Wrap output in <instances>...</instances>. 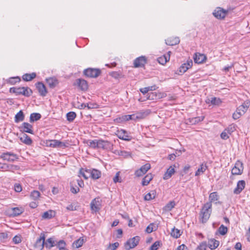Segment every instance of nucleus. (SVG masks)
I'll return each instance as SVG.
<instances>
[{
    "instance_id": "obj_54",
    "label": "nucleus",
    "mask_w": 250,
    "mask_h": 250,
    "mask_svg": "<svg viewBox=\"0 0 250 250\" xmlns=\"http://www.w3.org/2000/svg\"><path fill=\"white\" fill-rule=\"evenodd\" d=\"M59 250L63 249V248L65 247L66 243L64 241L61 240H60L57 244L56 245Z\"/></svg>"
},
{
    "instance_id": "obj_63",
    "label": "nucleus",
    "mask_w": 250,
    "mask_h": 250,
    "mask_svg": "<svg viewBox=\"0 0 250 250\" xmlns=\"http://www.w3.org/2000/svg\"><path fill=\"white\" fill-rule=\"evenodd\" d=\"M14 189L15 191L20 192L22 190L21 186L20 184H15L14 185Z\"/></svg>"
},
{
    "instance_id": "obj_19",
    "label": "nucleus",
    "mask_w": 250,
    "mask_h": 250,
    "mask_svg": "<svg viewBox=\"0 0 250 250\" xmlns=\"http://www.w3.org/2000/svg\"><path fill=\"white\" fill-rule=\"evenodd\" d=\"M76 84L82 90H86L88 89L87 82L82 79H78L76 80Z\"/></svg>"
},
{
    "instance_id": "obj_45",
    "label": "nucleus",
    "mask_w": 250,
    "mask_h": 250,
    "mask_svg": "<svg viewBox=\"0 0 250 250\" xmlns=\"http://www.w3.org/2000/svg\"><path fill=\"white\" fill-rule=\"evenodd\" d=\"M76 117V114L74 112L71 111L67 113L66 114L67 120L70 122L73 121Z\"/></svg>"
},
{
    "instance_id": "obj_40",
    "label": "nucleus",
    "mask_w": 250,
    "mask_h": 250,
    "mask_svg": "<svg viewBox=\"0 0 250 250\" xmlns=\"http://www.w3.org/2000/svg\"><path fill=\"white\" fill-rule=\"evenodd\" d=\"M84 242L83 239L82 237H80L78 240L75 241L73 244L72 246L74 248H79L82 246Z\"/></svg>"
},
{
    "instance_id": "obj_21",
    "label": "nucleus",
    "mask_w": 250,
    "mask_h": 250,
    "mask_svg": "<svg viewBox=\"0 0 250 250\" xmlns=\"http://www.w3.org/2000/svg\"><path fill=\"white\" fill-rule=\"evenodd\" d=\"M250 104V102L249 100L245 101L242 104L240 105L237 108L238 111H240L244 114L248 109Z\"/></svg>"
},
{
    "instance_id": "obj_48",
    "label": "nucleus",
    "mask_w": 250,
    "mask_h": 250,
    "mask_svg": "<svg viewBox=\"0 0 250 250\" xmlns=\"http://www.w3.org/2000/svg\"><path fill=\"white\" fill-rule=\"evenodd\" d=\"M218 232L222 235H225L228 232V228L227 227L221 225L217 230Z\"/></svg>"
},
{
    "instance_id": "obj_27",
    "label": "nucleus",
    "mask_w": 250,
    "mask_h": 250,
    "mask_svg": "<svg viewBox=\"0 0 250 250\" xmlns=\"http://www.w3.org/2000/svg\"><path fill=\"white\" fill-rule=\"evenodd\" d=\"M20 140L27 145H30L32 143V140L31 138L25 133L20 138Z\"/></svg>"
},
{
    "instance_id": "obj_41",
    "label": "nucleus",
    "mask_w": 250,
    "mask_h": 250,
    "mask_svg": "<svg viewBox=\"0 0 250 250\" xmlns=\"http://www.w3.org/2000/svg\"><path fill=\"white\" fill-rule=\"evenodd\" d=\"M208 102L206 101V103H208L209 102H210L211 104L212 105H219L222 103V101L220 98H217L216 97L211 98L210 100L209 99H208Z\"/></svg>"
},
{
    "instance_id": "obj_62",
    "label": "nucleus",
    "mask_w": 250,
    "mask_h": 250,
    "mask_svg": "<svg viewBox=\"0 0 250 250\" xmlns=\"http://www.w3.org/2000/svg\"><path fill=\"white\" fill-rule=\"evenodd\" d=\"M59 144H60V141L55 140L52 141V143L50 144V146L52 147H59Z\"/></svg>"
},
{
    "instance_id": "obj_15",
    "label": "nucleus",
    "mask_w": 250,
    "mask_h": 250,
    "mask_svg": "<svg viewBox=\"0 0 250 250\" xmlns=\"http://www.w3.org/2000/svg\"><path fill=\"white\" fill-rule=\"evenodd\" d=\"M246 186V182L244 180H240L237 183L236 187L233 190V193L236 194H240L244 189Z\"/></svg>"
},
{
    "instance_id": "obj_37",
    "label": "nucleus",
    "mask_w": 250,
    "mask_h": 250,
    "mask_svg": "<svg viewBox=\"0 0 250 250\" xmlns=\"http://www.w3.org/2000/svg\"><path fill=\"white\" fill-rule=\"evenodd\" d=\"M156 196V191L155 190H151L150 192L147 193L144 197L145 200L149 201L153 199Z\"/></svg>"
},
{
    "instance_id": "obj_3",
    "label": "nucleus",
    "mask_w": 250,
    "mask_h": 250,
    "mask_svg": "<svg viewBox=\"0 0 250 250\" xmlns=\"http://www.w3.org/2000/svg\"><path fill=\"white\" fill-rule=\"evenodd\" d=\"M9 91L16 95H22L25 97H29L33 93L32 90L28 87H13L10 88Z\"/></svg>"
},
{
    "instance_id": "obj_13",
    "label": "nucleus",
    "mask_w": 250,
    "mask_h": 250,
    "mask_svg": "<svg viewBox=\"0 0 250 250\" xmlns=\"http://www.w3.org/2000/svg\"><path fill=\"white\" fill-rule=\"evenodd\" d=\"M33 128L32 125L26 122L23 123L21 126L20 127L21 131L31 134H34Z\"/></svg>"
},
{
    "instance_id": "obj_14",
    "label": "nucleus",
    "mask_w": 250,
    "mask_h": 250,
    "mask_svg": "<svg viewBox=\"0 0 250 250\" xmlns=\"http://www.w3.org/2000/svg\"><path fill=\"white\" fill-rule=\"evenodd\" d=\"M36 87L38 90L40 94L42 96H45L47 93V90L45 86L42 82H38L36 83Z\"/></svg>"
},
{
    "instance_id": "obj_36",
    "label": "nucleus",
    "mask_w": 250,
    "mask_h": 250,
    "mask_svg": "<svg viewBox=\"0 0 250 250\" xmlns=\"http://www.w3.org/2000/svg\"><path fill=\"white\" fill-rule=\"evenodd\" d=\"M41 115L38 113H33L30 114V122L31 123L37 121L41 118Z\"/></svg>"
},
{
    "instance_id": "obj_1",
    "label": "nucleus",
    "mask_w": 250,
    "mask_h": 250,
    "mask_svg": "<svg viewBox=\"0 0 250 250\" xmlns=\"http://www.w3.org/2000/svg\"><path fill=\"white\" fill-rule=\"evenodd\" d=\"M147 114L145 111H140L137 112L135 114L132 115H125L121 117L117 118L114 120V121L118 123H121L124 122L128 121L129 120L136 121L144 119Z\"/></svg>"
},
{
    "instance_id": "obj_16",
    "label": "nucleus",
    "mask_w": 250,
    "mask_h": 250,
    "mask_svg": "<svg viewBox=\"0 0 250 250\" xmlns=\"http://www.w3.org/2000/svg\"><path fill=\"white\" fill-rule=\"evenodd\" d=\"M45 235L43 233H41L40 238H39L36 242L35 246L39 249L42 250L45 246Z\"/></svg>"
},
{
    "instance_id": "obj_39",
    "label": "nucleus",
    "mask_w": 250,
    "mask_h": 250,
    "mask_svg": "<svg viewBox=\"0 0 250 250\" xmlns=\"http://www.w3.org/2000/svg\"><path fill=\"white\" fill-rule=\"evenodd\" d=\"M219 195L217 192H213L209 194V200L211 204L212 202L217 201L219 199Z\"/></svg>"
},
{
    "instance_id": "obj_11",
    "label": "nucleus",
    "mask_w": 250,
    "mask_h": 250,
    "mask_svg": "<svg viewBox=\"0 0 250 250\" xmlns=\"http://www.w3.org/2000/svg\"><path fill=\"white\" fill-rule=\"evenodd\" d=\"M147 62V60L145 56H142L137 58L133 62L134 66L135 68L141 67L145 66Z\"/></svg>"
},
{
    "instance_id": "obj_50",
    "label": "nucleus",
    "mask_w": 250,
    "mask_h": 250,
    "mask_svg": "<svg viewBox=\"0 0 250 250\" xmlns=\"http://www.w3.org/2000/svg\"><path fill=\"white\" fill-rule=\"evenodd\" d=\"M175 206V202L170 201L165 207V209L167 211H170Z\"/></svg>"
},
{
    "instance_id": "obj_61",
    "label": "nucleus",
    "mask_w": 250,
    "mask_h": 250,
    "mask_svg": "<svg viewBox=\"0 0 250 250\" xmlns=\"http://www.w3.org/2000/svg\"><path fill=\"white\" fill-rule=\"evenodd\" d=\"M228 134V133L227 132V131L225 129V130L221 134V138L224 140H227L228 139L229 136Z\"/></svg>"
},
{
    "instance_id": "obj_12",
    "label": "nucleus",
    "mask_w": 250,
    "mask_h": 250,
    "mask_svg": "<svg viewBox=\"0 0 250 250\" xmlns=\"http://www.w3.org/2000/svg\"><path fill=\"white\" fill-rule=\"evenodd\" d=\"M193 62L191 60H188L187 62L182 64L179 68V75H182L187 71L188 69L191 67Z\"/></svg>"
},
{
    "instance_id": "obj_47",
    "label": "nucleus",
    "mask_w": 250,
    "mask_h": 250,
    "mask_svg": "<svg viewBox=\"0 0 250 250\" xmlns=\"http://www.w3.org/2000/svg\"><path fill=\"white\" fill-rule=\"evenodd\" d=\"M53 212L51 210L45 211L42 214V218L43 219H51L53 217Z\"/></svg>"
},
{
    "instance_id": "obj_4",
    "label": "nucleus",
    "mask_w": 250,
    "mask_h": 250,
    "mask_svg": "<svg viewBox=\"0 0 250 250\" xmlns=\"http://www.w3.org/2000/svg\"><path fill=\"white\" fill-rule=\"evenodd\" d=\"M0 158L3 160L7 161L9 162H14L15 161L19 159L17 154L11 152H3L0 155Z\"/></svg>"
},
{
    "instance_id": "obj_5",
    "label": "nucleus",
    "mask_w": 250,
    "mask_h": 250,
    "mask_svg": "<svg viewBox=\"0 0 250 250\" xmlns=\"http://www.w3.org/2000/svg\"><path fill=\"white\" fill-rule=\"evenodd\" d=\"M140 241V237L136 236L132 238L128 239L125 243V247L126 250H129L137 246Z\"/></svg>"
},
{
    "instance_id": "obj_49",
    "label": "nucleus",
    "mask_w": 250,
    "mask_h": 250,
    "mask_svg": "<svg viewBox=\"0 0 250 250\" xmlns=\"http://www.w3.org/2000/svg\"><path fill=\"white\" fill-rule=\"evenodd\" d=\"M162 245L160 241L155 242L150 247V250H157Z\"/></svg>"
},
{
    "instance_id": "obj_43",
    "label": "nucleus",
    "mask_w": 250,
    "mask_h": 250,
    "mask_svg": "<svg viewBox=\"0 0 250 250\" xmlns=\"http://www.w3.org/2000/svg\"><path fill=\"white\" fill-rule=\"evenodd\" d=\"M21 81V78L19 77H11L7 80V83L10 84H15Z\"/></svg>"
},
{
    "instance_id": "obj_46",
    "label": "nucleus",
    "mask_w": 250,
    "mask_h": 250,
    "mask_svg": "<svg viewBox=\"0 0 250 250\" xmlns=\"http://www.w3.org/2000/svg\"><path fill=\"white\" fill-rule=\"evenodd\" d=\"M23 211V209L21 208L16 207L12 208V213L14 216H18L21 214Z\"/></svg>"
},
{
    "instance_id": "obj_10",
    "label": "nucleus",
    "mask_w": 250,
    "mask_h": 250,
    "mask_svg": "<svg viewBox=\"0 0 250 250\" xmlns=\"http://www.w3.org/2000/svg\"><path fill=\"white\" fill-rule=\"evenodd\" d=\"M150 164L146 163L145 165L142 166L139 169L137 170L135 172V175L137 177H141L146 174L147 171L150 168Z\"/></svg>"
},
{
    "instance_id": "obj_59",
    "label": "nucleus",
    "mask_w": 250,
    "mask_h": 250,
    "mask_svg": "<svg viewBox=\"0 0 250 250\" xmlns=\"http://www.w3.org/2000/svg\"><path fill=\"white\" fill-rule=\"evenodd\" d=\"M13 241L15 244H19L21 242V237L20 235H16L13 238Z\"/></svg>"
},
{
    "instance_id": "obj_28",
    "label": "nucleus",
    "mask_w": 250,
    "mask_h": 250,
    "mask_svg": "<svg viewBox=\"0 0 250 250\" xmlns=\"http://www.w3.org/2000/svg\"><path fill=\"white\" fill-rule=\"evenodd\" d=\"M46 83L50 87L54 88L58 83V80L55 78H49L46 79Z\"/></svg>"
},
{
    "instance_id": "obj_9",
    "label": "nucleus",
    "mask_w": 250,
    "mask_h": 250,
    "mask_svg": "<svg viewBox=\"0 0 250 250\" xmlns=\"http://www.w3.org/2000/svg\"><path fill=\"white\" fill-rule=\"evenodd\" d=\"M101 200L100 198H95L90 203V208L92 211L98 212L101 208Z\"/></svg>"
},
{
    "instance_id": "obj_35",
    "label": "nucleus",
    "mask_w": 250,
    "mask_h": 250,
    "mask_svg": "<svg viewBox=\"0 0 250 250\" xmlns=\"http://www.w3.org/2000/svg\"><path fill=\"white\" fill-rule=\"evenodd\" d=\"M55 245H56L55 244V242L52 238H49L47 239L45 242V247L48 250H50L51 248L53 247Z\"/></svg>"
},
{
    "instance_id": "obj_29",
    "label": "nucleus",
    "mask_w": 250,
    "mask_h": 250,
    "mask_svg": "<svg viewBox=\"0 0 250 250\" xmlns=\"http://www.w3.org/2000/svg\"><path fill=\"white\" fill-rule=\"evenodd\" d=\"M153 179V176L151 173L147 174L142 180V184L143 186H147L150 181Z\"/></svg>"
},
{
    "instance_id": "obj_53",
    "label": "nucleus",
    "mask_w": 250,
    "mask_h": 250,
    "mask_svg": "<svg viewBox=\"0 0 250 250\" xmlns=\"http://www.w3.org/2000/svg\"><path fill=\"white\" fill-rule=\"evenodd\" d=\"M236 125L234 124H231L229 125L227 129H225L227 131V132L231 134V133L234 132L236 130Z\"/></svg>"
},
{
    "instance_id": "obj_17",
    "label": "nucleus",
    "mask_w": 250,
    "mask_h": 250,
    "mask_svg": "<svg viewBox=\"0 0 250 250\" xmlns=\"http://www.w3.org/2000/svg\"><path fill=\"white\" fill-rule=\"evenodd\" d=\"M193 59L195 63L199 64L203 63L206 60L207 57L204 54L196 53L194 54Z\"/></svg>"
},
{
    "instance_id": "obj_7",
    "label": "nucleus",
    "mask_w": 250,
    "mask_h": 250,
    "mask_svg": "<svg viewBox=\"0 0 250 250\" xmlns=\"http://www.w3.org/2000/svg\"><path fill=\"white\" fill-rule=\"evenodd\" d=\"M228 12V11L227 10H225L220 7H218L214 10L213 15L217 19L222 20L225 18Z\"/></svg>"
},
{
    "instance_id": "obj_42",
    "label": "nucleus",
    "mask_w": 250,
    "mask_h": 250,
    "mask_svg": "<svg viewBox=\"0 0 250 250\" xmlns=\"http://www.w3.org/2000/svg\"><path fill=\"white\" fill-rule=\"evenodd\" d=\"M171 235L175 238H178L181 235V232L180 230L175 227L172 229L171 232Z\"/></svg>"
},
{
    "instance_id": "obj_51",
    "label": "nucleus",
    "mask_w": 250,
    "mask_h": 250,
    "mask_svg": "<svg viewBox=\"0 0 250 250\" xmlns=\"http://www.w3.org/2000/svg\"><path fill=\"white\" fill-rule=\"evenodd\" d=\"M40 196V193L37 190L33 191L30 194L31 198L34 200H37L39 198Z\"/></svg>"
},
{
    "instance_id": "obj_18",
    "label": "nucleus",
    "mask_w": 250,
    "mask_h": 250,
    "mask_svg": "<svg viewBox=\"0 0 250 250\" xmlns=\"http://www.w3.org/2000/svg\"><path fill=\"white\" fill-rule=\"evenodd\" d=\"M117 136L120 139L128 141H130L132 138L131 136L128 135L126 131L123 129L118 131Z\"/></svg>"
},
{
    "instance_id": "obj_44",
    "label": "nucleus",
    "mask_w": 250,
    "mask_h": 250,
    "mask_svg": "<svg viewBox=\"0 0 250 250\" xmlns=\"http://www.w3.org/2000/svg\"><path fill=\"white\" fill-rule=\"evenodd\" d=\"M204 119V117L203 116L193 118L192 119H189V123L192 125L196 124L202 121Z\"/></svg>"
},
{
    "instance_id": "obj_38",
    "label": "nucleus",
    "mask_w": 250,
    "mask_h": 250,
    "mask_svg": "<svg viewBox=\"0 0 250 250\" xmlns=\"http://www.w3.org/2000/svg\"><path fill=\"white\" fill-rule=\"evenodd\" d=\"M91 178L93 179H97L101 177V172L97 169H91Z\"/></svg>"
},
{
    "instance_id": "obj_55",
    "label": "nucleus",
    "mask_w": 250,
    "mask_h": 250,
    "mask_svg": "<svg viewBox=\"0 0 250 250\" xmlns=\"http://www.w3.org/2000/svg\"><path fill=\"white\" fill-rule=\"evenodd\" d=\"M120 172L118 171L116 173L115 176L113 178V182L115 183H116L117 182L121 183L122 182V179L120 177Z\"/></svg>"
},
{
    "instance_id": "obj_58",
    "label": "nucleus",
    "mask_w": 250,
    "mask_h": 250,
    "mask_svg": "<svg viewBox=\"0 0 250 250\" xmlns=\"http://www.w3.org/2000/svg\"><path fill=\"white\" fill-rule=\"evenodd\" d=\"M0 169H2L4 171H9V164L0 163Z\"/></svg>"
},
{
    "instance_id": "obj_24",
    "label": "nucleus",
    "mask_w": 250,
    "mask_h": 250,
    "mask_svg": "<svg viewBox=\"0 0 250 250\" xmlns=\"http://www.w3.org/2000/svg\"><path fill=\"white\" fill-rule=\"evenodd\" d=\"M219 243V241L215 239H211L208 240V246L211 250H214L218 247Z\"/></svg>"
},
{
    "instance_id": "obj_22",
    "label": "nucleus",
    "mask_w": 250,
    "mask_h": 250,
    "mask_svg": "<svg viewBox=\"0 0 250 250\" xmlns=\"http://www.w3.org/2000/svg\"><path fill=\"white\" fill-rule=\"evenodd\" d=\"M175 167V165L173 166H170L167 170V171L164 174L163 178L165 180H167L170 178L172 174L175 172L174 167Z\"/></svg>"
},
{
    "instance_id": "obj_25",
    "label": "nucleus",
    "mask_w": 250,
    "mask_h": 250,
    "mask_svg": "<svg viewBox=\"0 0 250 250\" xmlns=\"http://www.w3.org/2000/svg\"><path fill=\"white\" fill-rule=\"evenodd\" d=\"M170 52L169 51L167 55H163L162 56L159 57L157 59L158 62L162 65L166 64L170 59Z\"/></svg>"
},
{
    "instance_id": "obj_8",
    "label": "nucleus",
    "mask_w": 250,
    "mask_h": 250,
    "mask_svg": "<svg viewBox=\"0 0 250 250\" xmlns=\"http://www.w3.org/2000/svg\"><path fill=\"white\" fill-rule=\"evenodd\" d=\"M243 169L242 162L237 161L231 170V173L232 175H241L243 173Z\"/></svg>"
},
{
    "instance_id": "obj_52",
    "label": "nucleus",
    "mask_w": 250,
    "mask_h": 250,
    "mask_svg": "<svg viewBox=\"0 0 250 250\" xmlns=\"http://www.w3.org/2000/svg\"><path fill=\"white\" fill-rule=\"evenodd\" d=\"M243 115H244V114L242 113L240 111H238V109L237 108L235 112L232 115V118L234 120H236L239 119Z\"/></svg>"
},
{
    "instance_id": "obj_32",
    "label": "nucleus",
    "mask_w": 250,
    "mask_h": 250,
    "mask_svg": "<svg viewBox=\"0 0 250 250\" xmlns=\"http://www.w3.org/2000/svg\"><path fill=\"white\" fill-rule=\"evenodd\" d=\"M36 74L34 72H33L31 74H25L22 76V78L24 81L28 82L30 81L33 79H34L36 77Z\"/></svg>"
},
{
    "instance_id": "obj_31",
    "label": "nucleus",
    "mask_w": 250,
    "mask_h": 250,
    "mask_svg": "<svg viewBox=\"0 0 250 250\" xmlns=\"http://www.w3.org/2000/svg\"><path fill=\"white\" fill-rule=\"evenodd\" d=\"M98 147L97 148H102L103 149H107L109 146V143L107 141L98 140Z\"/></svg>"
},
{
    "instance_id": "obj_57",
    "label": "nucleus",
    "mask_w": 250,
    "mask_h": 250,
    "mask_svg": "<svg viewBox=\"0 0 250 250\" xmlns=\"http://www.w3.org/2000/svg\"><path fill=\"white\" fill-rule=\"evenodd\" d=\"M122 75V73L120 71L118 72H115L113 71L110 73V76H111L112 77L118 79V78L120 77Z\"/></svg>"
},
{
    "instance_id": "obj_34",
    "label": "nucleus",
    "mask_w": 250,
    "mask_h": 250,
    "mask_svg": "<svg viewBox=\"0 0 250 250\" xmlns=\"http://www.w3.org/2000/svg\"><path fill=\"white\" fill-rule=\"evenodd\" d=\"M112 150H113V148H112ZM112 151L113 153L119 156H123L124 157H127L128 156L130 155V154L129 152H127L125 151L115 150H112Z\"/></svg>"
},
{
    "instance_id": "obj_64",
    "label": "nucleus",
    "mask_w": 250,
    "mask_h": 250,
    "mask_svg": "<svg viewBox=\"0 0 250 250\" xmlns=\"http://www.w3.org/2000/svg\"><path fill=\"white\" fill-rule=\"evenodd\" d=\"M66 208L68 210H71V211L76 210L77 209V206H75L74 204H71L68 205L67 207H66Z\"/></svg>"
},
{
    "instance_id": "obj_33",
    "label": "nucleus",
    "mask_w": 250,
    "mask_h": 250,
    "mask_svg": "<svg viewBox=\"0 0 250 250\" xmlns=\"http://www.w3.org/2000/svg\"><path fill=\"white\" fill-rule=\"evenodd\" d=\"M208 166H207L206 164H202L200 167L198 168L197 170L196 171L195 175V176H199L201 173H203L205 171V170L207 169Z\"/></svg>"
},
{
    "instance_id": "obj_60",
    "label": "nucleus",
    "mask_w": 250,
    "mask_h": 250,
    "mask_svg": "<svg viewBox=\"0 0 250 250\" xmlns=\"http://www.w3.org/2000/svg\"><path fill=\"white\" fill-rule=\"evenodd\" d=\"M19 168H20V167L18 166L9 164V171H10L13 172L15 170H19Z\"/></svg>"
},
{
    "instance_id": "obj_26",
    "label": "nucleus",
    "mask_w": 250,
    "mask_h": 250,
    "mask_svg": "<svg viewBox=\"0 0 250 250\" xmlns=\"http://www.w3.org/2000/svg\"><path fill=\"white\" fill-rule=\"evenodd\" d=\"M84 143L90 148L95 149L98 147V140H87L84 141Z\"/></svg>"
},
{
    "instance_id": "obj_20",
    "label": "nucleus",
    "mask_w": 250,
    "mask_h": 250,
    "mask_svg": "<svg viewBox=\"0 0 250 250\" xmlns=\"http://www.w3.org/2000/svg\"><path fill=\"white\" fill-rule=\"evenodd\" d=\"M180 39L179 37H170L165 40L166 43L168 45L173 46L179 43Z\"/></svg>"
},
{
    "instance_id": "obj_56",
    "label": "nucleus",
    "mask_w": 250,
    "mask_h": 250,
    "mask_svg": "<svg viewBox=\"0 0 250 250\" xmlns=\"http://www.w3.org/2000/svg\"><path fill=\"white\" fill-rule=\"evenodd\" d=\"M147 99L149 100H154L157 99V95L156 92H151L148 94Z\"/></svg>"
},
{
    "instance_id": "obj_30",
    "label": "nucleus",
    "mask_w": 250,
    "mask_h": 250,
    "mask_svg": "<svg viewBox=\"0 0 250 250\" xmlns=\"http://www.w3.org/2000/svg\"><path fill=\"white\" fill-rule=\"evenodd\" d=\"M24 119V115L22 110H20L18 112L15 117V122L18 123L20 122L23 121Z\"/></svg>"
},
{
    "instance_id": "obj_6",
    "label": "nucleus",
    "mask_w": 250,
    "mask_h": 250,
    "mask_svg": "<svg viewBox=\"0 0 250 250\" xmlns=\"http://www.w3.org/2000/svg\"><path fill=\"white\" fill-rule=\"evenodd\" d=\"M101 73V70L97 68H88L83 71V74L89 78H97Z\"/></svg>"
},
{
    "instance_id": "obj_2",
    "label": "nucleus",
    "mask_w": 250,
    "mask_h": 250,
    "mask_svg": "<svg viewBox=\"0 0 250 250\" xmlns=\"http://www.w3.org/2000/svg\"><path fill=\"white\" fill-rule=\"evenodd\" d=\"M212 204L207 202L202 207L200 213V221L203 224L206 223L211 213Z\"/></svg>"
},
{
    "instance_id": "obj_23",
    "label": "nucleus",
    "mask_w": 250,
    "mask_h": 250,
    "mask_svg": "<svg viewBox=\"0 0 250 250\" xmlns=\"http://www.w3.org/2000/svg\"><path fill=\"white\" fill-rule=\"evenodd\" d=\"M91 169H85L82 168L80 169L79 171V174L80 176H82L85 179H87L89 177H91Z\"/></svg>"
}]
</instances>
